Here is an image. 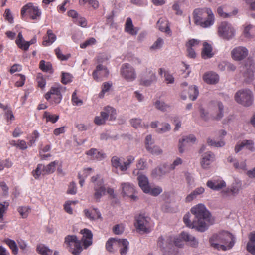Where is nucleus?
Returning a JSON list of instances; mask_svg holds the SVG:
<instances>
[{
	"label": "nucleus",
	"mask_w": 255,
	"mask_h": 255,
	"mask_svg": "<svg viewBox=\"0 0 255 255\" xmlns=\"http://www.w3.org/2000/svg\"><path fill=\"white\" fill-rule=\"evenodd\" d=\"M244 147L248 150L253 151L255 150L254 142L252 140H244L242 141Z\"/></svg>",
	"instance_id": "nucleus-60"
},
{
	"label": "nucleus",
	"mask_w": 255,
	"mask_h": 255,
	"mask_svg": "<svg viewBox=\"0 0 255 255\" xmlns=\"http://www.w3.org/2000/svg\"><path fill=\"white\" fill-rule=\"evenodd\" d=\"M20 15L22 19L27 20L28 17L34 20L40 19L41 11L38 6L29 2L24 5L21 9Z\"/></svg>",
	"instance_id": "nucleus-3"
},
{
	"label": "nucleus",
	"mask_w": 255,
	"mask_h": 255,
	"mask_svg": "<svg viewBox=\"0 0 255 255\" xmlns=\"http://www.w3.org/2000/svg\"><path fill=\"white\" fill-rule=\"evenodd\" d=\"M212 116L213 119L219 120L223 116L224 106L220 102H215L212 104Z\"/></svg>",
	"instance_id": "nucleus-19"
},
{
	"label": "nucleus",
	"mask_w": 255,
	"mask_h": 255,
	"mask_svg": "<svg viewBox=\"0 0 255 255\" xmlns=\"http://www.w3.org/2000/svg\"><path fill=\"white\" fill-rule=\"evenodd\" d=\"M58 164V161L51 162L46 166L43 165V174H49L53 173L55 170V167Z\"/></svg>",
	"instance_id": "nucleus-41"
},
{
	"label": "nucleus",
	"mask_w": 255,
	"mask_h": 255,
	"mask_svg": "<svg viewBox=\"0 0 255 255\" xmlns=\"http://www.w3.org/2000/svg\"><path fill=\"white\" fill-rule=\"evenodd\" d=\"M96 40L94 38H90L86 40L84 42L80 44V47L81 48H85L87 46L94 45L96 43Z\"/></svg>",
	"instance_id": "nucleus-62"
},
{
	"label": "nucleus",
	"mask_w": 255,
	"mask_h": 255,
	"mask_svg": "<svg viewBox=\"0 0 255 255\" xmlns=\"http://www.w3.org/2000/svg\"><path fill=\"white\" fill-rule=\"evenodd\" d=\"M80 233L82 234V241L84 248H87L92 244L93 234L92 232L86 228L81 230Z\"/></svg>",
	"instance_id": "nucleus-20"
},
{
	"label": "nucleus",
	"mask_w": 255,
	"mask_h": 255,
	"mask_svg": "<svg viewBox=\"0 0 255 255\" xmlns=\"http://www.w3.org/2000/svg\"><path fill=\"white\" fill-rule=\"evenodd\" d=\"M130 123L131 125L135 128L141 127L143 126V124L141 122V119L139 118L132 119L130 120Z\"/></svg>",
	"instance_id": "nucleus-63"
},
{
	"label": "nucleus",
	"mask_w": 255,
	"mask_h": 255,
	"mask_svg": "<svg viewBox=\"0 0 255 255\" xmlns=\"http://www.w3.org/2000/svg\"><path fill=\"white\" fill-rule=\"evenodd\" d=\"M147 150L153 155H159L162 153V150L158 146H148Z\"/></svg>",
	"instance_id": "nucleus-51"
},
{
	"label": "nucleus",
	"mask_w": 255,
	"mask_h": 255,
	"mask_svg": "<svg viewBox=\"0 0 255 255\" xmlns=\"http://www.w3.org/2000/svg\"><path fill=\"white\" fill-rule=\"evenodd\" d=\"M92 168H88L84 169L83 171L82 175H81L80 173L78 174V178L79 179V184L81 187L83 186L85 178H86L89 174L90 172L92 171Z\"/></svg>",
	"instance_id": "nucleus-49"
},
{
	"label": "nucleus",
	"mask_w": 255,
	"mask_h": 255,
	"mask_svg": "<svg viewBox=\"0 0 255 255\" xmlns=\"http://www.w3.org/2000/svg\"><path fill=\"white\" fill-rule=\"evenodd\" d=\"M157 80L155 72L150 68H147L141 75L140 83L142 85L148 86Z\"/></svg>",
	"instance_id": "nucleus-12"
},
{
	"label": "nucleus",
	"mask_w": 255,
	"mask_h": 255,
	"mask_svg": "<svg viewBox=\"0 0 255 255\" xmlns=\"http://www.w3.org/2000/svg\"><path fill=\"white\" fill-rule=\"evenodd\" d=\"M218 34L224 39H230L235 35V30L232 25L226 22H222L218 27Z\"/></svg>",
	"instance_id": "nucleus-11"
},
{
	"label": "nucleus",
	"mask_w": 255,
	"mask_h": 255,
	"mask_svg": "<svg viewBox=\"0 0 255 255\" xmlns=\"http://www.w3.org/2000/svg\"><path fill=\"white\" fill-rule=\"evenodd\" d=\"M206 185L210 189L217 191L226 187L225 182L220 179L209 180L207 181Z\"/></svg>",
	"instance_id": "nucleus-21"
},
{
	"label": "nucleus",
	"mask_w": 255,
	"mask_h": 255,
	"mask_svg": "<svg viewBox=\"0 0 255 255\" xmlns=\"http://www.w3.org/2000/svg\"><path fill=\"white\" fill-rule=\"evenodd\" d=\"M73 77L72 75L68 73L62 72L61 77V82L63 84H67L72 81Z\"/></svg>",
	"instance_id": "nucleus-57"
},
{
	"label": "nucleus",
	"mask_w": 255,
	"mask_h": 255,
	"mask_svg": "<svg viewBox=\"0 0 255 255\" xmlns=\"http://www.w3.org/2000/svg\"><path fill=\"white\" fill-rule=\"evenodd\" d=\"M139 187L144 193L150 191L148 180L147 177L144 175H139L137 177Z\"/></svg>",
	"instance_id": "nucleus-29"
},
{
	"label": "nucleus",
	"mask_w": 255,
	"mask_h": 255,
	"mask_svg": "<svg viewBox=\"0 0 255 255\" xmlns=\"http://www.w3.org/2000/svg\"><path fill=\"white\" fill-rule=\"evenodd\" d=\"M227 161L230 163H232L233 167L236 169L246 170V163L245 161H242L239 162L236 159L230 156L227 158Z\"/></svg>",
	"instance_id": "nucleus-32"
},
{
	"label": "nucleus",
	"mask_w": 255,
	"mask_h": 255,
	"mask_svg": "<svg viewBox=\"0 0 255 255\" xmlns=\"http://www.w3.org/2000/svg\"><path fill=\"white\" fill-rule=\"evenodd\" d=\"M55 53L57 58L60 60H67L70 57V54L63 55L59 48H57L55 49Z\"/></svg>",
	"instance_id": "nucleus-56"
},
{
	"label": "nucleus",
	"mask_w": 255,
	"mask_h": 255,
	"mask_svg": "<svg viewBox=\"0 0 255 255\" xmlns=\"http://www.w3.org/2000/svg\"><path fill=\"white\" fill-rule=\"evenodd\" d=\"M122 194L124 197H128L132 201H136L137 197L135 195V190L134 186L129 183L121 184Z\"/></svg>",
	"instance_id": "nucleus-14"
},
{
	"label": "nucleus",
	"mask_w": 255,
	"mask_h": 255,
	"mask_svg": "<svg viewBox=\"0 0 255 255\" xmlns=\"http://www.w3.org/2000/svg\"><path fill=\"white\" fill-rule=\"evenodd\" d=\"M196 137L194 135L191 134L188 136L184 137L182 140L179 142V151L181 153L184 152L183 147L190 143H194L196 141Z\"/></svg>",
	"instance_id": "nucleus-24"
},
{
	"label": "nucleus",
	"mask_w": 255,
	"mask_h": 255,
	"mask_svg": "<svg viewBox=\"0 0 255 255\" xmlns=\"http://www.w3.org/2000/svg\"><path fill=\"white\" fill-rule=\"evenodd\" d=\"M171 129L170 126L169 124L164 123L161 125V127H159L157 131L158 133H162L170 130Z\"/></svg>",
	"instance_id": "nucleus-64"
},
{
	"label": "nucleus",
	"mask_w": 255,
	"mask_h": 255,
	"mask_svg": "<svg viewBox=\"0 0 255 255\" xmlns=\"http://www.w3.org/2000/svg\"><path fill=\"white\" fill-rule=\"evenodd\" d=\"M122 76L128 81H133L136 78L134 68L128 63L123 64L121 68Z\"/></svg>",
	"instance_id": "nucleus-13"
},
{
	"label": "nucleus",
	"mask_w": 255,
	"mask_h": 255,
	"mask_svg": "<svg viewBox=\"0 0 255 255\" xmlns=\"http://www.w3.org/2000/svg\"><path fill=\"white\" fill-rule=\"evenodd\" d=\"M79 3L80 5L88 3L94 9H97L99 6V2L97 0H79Z\"/></svg>",
	"instance_id": "nucleus-48"
},
{
	"label": "nucleus",
	"mask_w": 255,
	"mask_h": 255,
	"mask_svg": "<svg viewBox=\"0 0 255 255\" xmlns=\"http://www.w3.org/2000/svg\"><path fill=\"white\" fill-rule=\"evenodd\" d=\"M234 98L239 104L244 107L251 106L254 101V96L251 90L243 89L238 90L235 94Z\"/></svg>",
	"instance_id": "nucleus-6"
},
{
	"label": "nucleus",
	"mask_w": 255,
	"mask_h": 255,
	"mask_svg": "<svg viewBox=\"0 0 255 255\" xmlns=\"http://www.w3.org/2000/svg\"><path fill=\"white\" fill-rule=\"evenodd\" d=\"M126 159L127 160L123 162V166L122 167V169L125 170V171L129 167L130 164L134 161L135 158L132 155H129L127 157Z\"/></svg>",
	"instance_id": "nucleus-54"
},
{
	"label": "nucleus",
	"mask_w": 255,
	"mask_h": 255,
	"mask_svg": "<svg viewBox=\"0 0 255 255\" xmlns=\"http://www.w3.org/2000/svg\"><path fill=\"white\" fill-rule=\"evenodd\" d=\"M203 79L208 84H215L219 81V77L215 72H207L203 75Z\"/></svg>",
	"instance_id": "nucleus-23"
},
{
	"label": "nucleus",
	"mask_w": 255,
	"mask_h": 255,
	"mask_svg": "<svg viewBox=\"0 0 255 255\" xmlns=\"http://www.w3.org/2000/svg\"><path fill=\"white\" fill-rule=\"evenodd\" d=\"M12 165V163L9 159L0 160V170H2L4 168H10Z\"/></svg>",
	"instance_id": "nucleus-61"
},
{
	"label": "nucleus",
	"mask_w": 255,
	"mask_h": 255,
	"mask_svg": "<svg viewBox=\"0 0 255 255\" xmlns=\"http://www.w3.org/2000/svg\"><path fill=\"white\" fill-rule=\"evenodd\" d=\"M157 25L161 31L171 35V31L170 29L169 22L166 18H160L157 21Z\"/></svg>",
	"instance_id": "nucleus-22"
},
{
	"label": "nucleus",
	"mask_w": 255,
	"mask_h": 255,
	"mask_svg": "<svg viewBox=\"0 0 255 255\" xmlns=\"http://www.w3.org/2000/svg\"><path fill=\"white\" fill-rule=\"evenodd\" d=\"M65 91V87L60 84L55 85L44 95V98L52 104H58L61 102L62 99V93Z\"/></svg>",
	"instance_id": "nucleus-4"
},
{
	"label": "nucleus",
	"mask_w": 255,
	"mask_h": 255,
	"mask_svg": "<svg viewBox=\"0 0 255 255\" xmlns=\"http://www.w3.org/2000/svg\"><path fill=\"white\" fill-rule=\"evenodd\" d=\"M3 17L6 21L9 23L12 24L14 23V17L11 10L7 8L6 9L3 14Z\"/></svg>",
	"instance_id": "nucleus-53"
},
{
	"label": "nucleus",
	"mask_w": 255,
	"mask_h": 255,
	"mask_svg": "<svg viewBox=\"0 0 255 255\" xmlns=\"http://www.w3.org/2000/svg\"><path fill=\"white\" fill-rule=\"evenodd\" d=\"M185 242L192 247H196L198 245V242L195 237L184 231L182 232L179 236L172 237V244L176 247H183Z\"/></svg>",
	"instance_id": "nucleus-5"
},
{
	"label": "nucleus",
	"mask_w": 255,
	"mask_h": 255,
	"mask_svg": "<svg viewBox=\"0 0 255 255\" xmlns=\"http://www.w3.org/2000/svg\"><path fill=\"white\" fill-rule=\"evenodd\" d=\"M215 159V155L212 152L210 151L204 153L200 161L201 167L205 169H209Z\"/></svg>",
	"instance_id": "nucleus-18"
},
{
	"label": "nucleus",
	"mask_w": 255,
	"mask_h": 255,
	"mask_svg": "<svg viewBox=\"0 0 255 255\" xmlns=\"http://www.w3.org/2000/svg\"><path fill=\"white\" fill-rule=\"evenodd\" d=\"M39 68L44 72H47L50 73H52L53 72L52 64L49 62H46L43 60L40 61Z\"/></svg>",
	"instance_id": "nucleus-45"
},
{
	"label": "nucleus",
	"mask_w": 255,
	"mask_h": 255,
	"mask_svg": "<svg viewBox=\"0 0 255 255\" xmlns=\"http://www.w3.org/2000/svg\"><path fill=\"white\" fill-rule=\"evenodd\" d=\"M168 170L166 169V166H163V167H159L156 168L153 171V174L156 176H161L164 175L166 172H168Z\"/></svg>",
	"instance_id": "nucleus-58"
},
{
	"label": "nucleus",
	"mask_w": 255,
	"mask_h": 255,
	"mask_svg": "<svg viewBox=\"0 0 255 255\" xmlns=\"http://www.w3.org/2000/svg\"><path fill=\"white\" fill-rule=\"evenodd\" d=\"M112 166L116 169H119L121 171H125V170L122 169V167L123 166V163H122L121 159L117 156H114L111 158V159Z\"/></svg>",
	"instance_id": "nucleus-43"
},
{
	"label": "nucleus",
	"mask_w": 255,
	"mask_h": 255,
	"mask_svg": "<svg viewBox=\"0 0 255 255\" xmlns=\"http://www.w3.org/2000/svg\"><path fill=\"white\" fill-rule=\"evenodd\" d=\"M108 75V70L102 64L97 65L92 73L93 79L97 82L102 81L103 78L107 77Z\"/></svg>",
	"instance_id": "nucleus-16"
},
{
	"label": "nucleus",
	"mask_w": 255,
	"mask_h": 255,
	"mask_svg": "<svg viewBox=\"0 0 255 255\" xmlns=\"http://www.w3.org/2000/svg\"><path fill=\"white\" fill-rule=\"evenodd\" d=\"M84 213L86 216L91 220L101 218V215L98 211V208L86 209L84 210Z\"/></svg>",
	"instance_id": "nucleus-31"
},
{
	"label": "nucleus",
	"mask_w": 255,
	"mask_h": 255,
	"mask_svg": "<svg viewBox=\"0 0 255 255\" xmlns=\"http://www.w3.org/2000/svg\"><path fill=\"white\" fill-rule=\"evenodd\" d=\"M225 236L228 237L229 238L230 237V235L227 233H225V234L221 233L219 235L216 234V235H213V236L210 239V240H209L211 246L214 247L215 248H217V249L220 248L221 249H222L223 250H226V247L224 245H220L218 243H214V241L215 240H218V239L222 238Z\"/></svg>",
	"instance_id": "nucleus-26"
},
{
	"label": "nucleus",
	"mask_w": 255,
	"mask_h": 255,
	"mask_svg": "<svg viewBox=\"0 0 255 255\" xmlns=\"http://www.w3.org/2000/svg\"><path fill=\"white\" fill-rule=\"evenodd\" d=\"M189 96L192 100H195L199 94L198 88L195 86H192L189 88Z\"/></svg>",
	"instance_id": "nucleus-50"
},
{
	"label": "nucleus",
	"mask_w": 255,
	"mask_h": 255,
	"mask_svg": "<svg viewBox=\"0 0 255 255\" xmlns=\"http://www.w3.org/2000/svg\"><path fill=\"white\" fill-rule=\"evenodd\" d=\"M91 181L94 184V198L98 200L103 195H105L106 192V188L104 186L103 180L101 178L99 175H97L92 176Z\"/></svg>",
	"instance_id": "nucleus-10"
},
{
	"label": "nucleus",
	"mask_w": 255,
	"mask_h": 255,
	"mask_svg": "<svg viewBox=\"0 0 255 255\" xmlns=\"http://www.w3.org/2000/svg\"><path fill=\"white\" fill-rule=\"evenodd\" d=\"M72 104L74 106H81L83 102L82 100L79 99L77 96V91L75 90L72 93L71 97Z\"/></svg>",
	"instance_id": "nucleus-55"
},
{
	"label": "nucleus",
	"mask_w": 255,
	"mask_h": 255,
	"mask_svg": "<svg viewBox=\"0 0 255 255\" xmlns=\"http://www.w3.org/2000/svg\"><path fill=\"white\" fill-rule=\"evenodd\" d=\"M56 39V36L51 29L47 31V35L43 37L42 45L44 46H48L51 45Z\"/></svg>",
	"instance_id": "nucleus-30"
},
{
	"label": "nucleus",
	"mask_w": 255,
	"mask_h": 255,
	"mask_svg": "<svg viewBox=\"0 0 255 255\" xmlns=\"http://www.w3.org/2000/svg\"><path fill=\"white\" fill-rule=\"evenodd\" d=\"M246 71L244 74L245 81L247 83H250L254 79V71L255 70V64L251 59H248L245 64Z\"/></svg>",
	"instance_id": "nucleus-15"
},
{
	"label": "nucleus",
	"mask_w": 255,
	"mask_h": 255,
	"mask_svg": "<svg viewBox=\"0 0 255 255\" xmlns=\"http://www.w3.org/2000/svg\"><path fill=\"white\" fill-rule=\"evenodd\" d=\"M116 111L114 108L110 106H106L104 108L103 111L101 112L100 116L95 117L94 122L97 125H104L109 117H110V120L113 121L116 119Z\"/></svg>",
	"instance_id": "nucleus-7"
},
{
	"label": "nucleus",
	"mask_w": 255,
	"mask_h": 255,
	"mask_svg": "<svg viewBox=\"0 0 255 255\" xmlns=\"http://www.w3.org/2000/svg\"><path fill=\"white\" fill-rule=\"evenodd\" d=\"M158 74L162 77L163 74V77L164 78V81L167 84H173L174 82V78L172 74L170 73L169 71H166L164 68H160L158 70Z\"/></svg>",
	"instance_id": "nucleus-33"
},
{
	"label": "nucleus",
	"mask_w": 255,
	"mask_h": 255,
	"mask_svg": "<svg viewBox=\"0 0 255 255\" xmlns=\"http://www.w3.org/2000/svg\"><path fill=\"white\" fill-rule=\"evenodd\" d=\"M119 245V240L115 238L109 239L106 243V250L109 252H114V247L118 246Z\"/></svg>",
	"instance_id": "nucleus-44"
},
{
	"label": "nucleus",
	"mask_w": 255,
	"mask_h": 255,
	"mask_svg": "<svg viewBox=\"0 0 255 255\" xmlns=\"http://www.w3.org/2000/svg\"><path fill=\"white\" fill-rule=\"evenodd\" d=\"M247 251L255 255V232L251 233L249 235V242L247 245Z\"/></svg>",
	"instance_id": "nucleus-36"
},
{
	"label": "nucleus",
	"mask_w": 255,
	"mask_h": 255,
	"mask_svg": "<svg viewBox=\"0 0 255 255\" xmlns=\"http://www.w3.org/2000/svg\"><path fill=\"white\" fill-rule=\"evenodd\" d=\"M86 154L90 156L91 159H96L97 160H102L106 157V154L102 152L98 151L95 148H92L87 151Z\"/></svg>",
	"instance_id": "nucleus-27"
},
{
	"label": "nucleus",
	"mask_w": 255,
	"mask_h": 255,
	"mask_svg": "<svg viewBox=\"0 0 255 255\" xmlns=\"http://www.w3.org/2000/svg\"><path fill=\"white\" fill-rule=\"evenodd\" d=\"M125 31L131 35H136L137 34V30L136 28L134 27L132 19L129 17L126 20Z\"/></svg>",
	"instance_id": "nucleus-35"
},
{
	"label": "nucleus",
	"mask_w": 255,
	"mask_h": 255,
	"mask_svg": "<svg viewBox=\"0 0 255 255\" xmlns=\"http://www.w3.org/2000/svg\"><path fill=\"white\" fill-rule=\"evenodd\" d=\"M248 54V50L244 47H235L231 52L232 57L236 61H240L244 59Z\"/></svg>",
	"instance_id": "nucleus-17"
},
{
	"label": "nucleus",
	"mask_w": 255,
	"mask_h": 255,
	"mask_svg": "<svg viewBox=\"0 0 255 255\" xmlns=\"http://www.w3.org/2000/svg\"><path fill=\"white\" fill-rule=\"evenodd\" d=\"M43 116L46 119V122H50L52 123H55L59 118V115L51 114L47 111L44 112Z\"/></svg>",
	"instance_id": "nucleus-47"
},
{
	"label": "nucleus",
	"mask_w": 255,
	"mask_h": 255,
	"mask_svg": "<svg viewBox=\"0 0 255 255\" xmlns=\"http://www.w3.org/2000/svg\"><path fill=\"white\" fill-rule=\"evenodd\" d=\"M212 46L207 42L203 43V48L201 52L202 57L204 59H208L213 57Z\"/></svg>",
	"instance_id": "nucleus-34"
},
{
	"label": "nucleus",
	"mask_w": 255,
	"mask_h": 255,
	"mask_svg": "<svg viewBox=\"0 0 255 255\" xmlns=\"http://www.w3.org/2000/svg\"><path fill=\"white\" fill-rule=\"evenodd\" d=\"M39 133L36 130H34L31 134L28 135L26 138L28 140V146L32 147L39 137Z\"/></svg>",
	"instance_id": "nucleus-42"
},
{
	"label": "nucleus",
	"mask_w": 255,
	"mask_h": 255,
	"mask_svg": "<svg viewBox=\"0 0 255 255\" xmlns=\"http://www.w3.org/2000/svg\"><path fill=\"white\" fill-rule=\"evenodd\" d=\"M157 245L163 251L170 248L172 245V237H168L166 240L163 239L162 236L159 237Z\"/></svg>",
	"instance_id": "nucleus-25"
},
{
	"label": "nucleus",
	"mask_w": 255,
	"mask_h": 255,
	"mask_svg": "<svg viewBox=\"0 0 255 255\" xmlns=\"http://www.w3.org/2000/svg\"><path fill=\"white\" fill-rule=\"evenodd\" d=\"M241 189V183L236 182L235 184H233L231 189H227L225 191H224V195L227 196L235 195L237 194L240 190Z\"/></svg>",
	"instance_id": "nucleus-37"
},
{
	"label": "nucleus",
	"mask_w": 255,
	"mask_h": 255,
	"mask_svg": "<svg viewBox=\"0 0 255 255\" xmlns=\"http://www.w3.org/2000/svg\"><path fill=\"white\" fill-rule=\"evenodd\" d=\"M112 85V83H110L109 82H104L102 86V91L99 94V97L100 98L103 97L105 93L110 90Z\"/></svg>",
	"instance_id": "nucleus-59"
},
{
	"label": "nucleus",
	"mask_w": 255,
	"mask_h": 255,
	"mask_svg": "<svg viewBox=\"0 0 255 255\" xmlns=\"http://www.w3.org/2000/svg\"><path fill=\"white\" fill-rule=\"evenodd\" d=\"M3 242L9 247L13 255H16L18 254V249L17 245L14 240L9 238H6L3 240Z\"/></svg>",
	"instance_id": "nucleus-38"
},
{
	"label": "nucleus",
	"mask_w": 255,
	"mask_h": 255,
	"mask_svg": "<svg viewBox=\"0 0 255 255\" xmlns=\"http://www.w3.org/2000/svg\"><path fill=\"white\" fill-rule=\"evenodd\" d=\"M129 242L126 239H119V246L120 253L121 255H125L128 250Z\"/></svg>",
	"instance_id": "nucleus-39"
},
{
	"label": "nucleus",
	"mask_w": 255,
	"mask_h": 255,
	"mask_svg": "<svg viewBox=\"0 0 255 255\" xmlns=\"http://www.w3.org/2000/svg\"><path fill=\"white\" fill-rule=\"evenodd\" d=\"M193 17L195 24L202 28H208L213 25L215 16L210 8H198L194 10Z\"/></svg>",
	"instance_id": "nucleus-2"
},
{
	"label": "nucleus",
	"mask_w": 255,
	"mask_h": 255,
	"mask_svg": "<svg viewBox=\"0 0 255 255\" xmlns=\"http://www.w3.org/2000/svg\"><path fill=\"white\" fill-rule=\"evenodd\" d=\"M36 81L38 87L42 90L44 89L46 84V78L42 73H39L37 74Z\"/></svg>",
	"instance_id": "nucleus-46"
},
{
	"label": "nucleus",
	"mask_w": 255,
	"mask_h": 255,
	"mask_svg": "<svg viewBox=\"0 0 255 255\" xmlns=\"http://www.w3.org/2000/svg\"><path fill=\"white\" fill-rule=\"evenodd\" d=\"M36 252L41 255H58V253L57 251H55L53 253V251L45 245L42 244H39L37 245Z\"/></svg>",
	"instance_id": "nucleus-28"
},
{
	"label": "nucleus",
	"mask_w": 255,
	"mask_h": 255,
	"mask_svg": "<svg viewBox=\"0 0 255 255\" xmlns=\"http://www.w3.org/2000/svg\"><path fill=\"white\" fill-rule=\"evenodd\" d=\"M64 244L74 255H79L82 251L81 243L75 235H68L65 238Z\"/></svg>",
	"instance_id": "nucleus-9"
},
{
	"label": "nucleus",
	"mask_w": 255,
	"mask_h": 255,
	"mask_svg": "<svg viewBox=\"0 0 255 255\" xmlns=\"http://www.w3.org/2000/svg\"><path fill=\"white\" fill-rule=\"evenodd\" d=\"M43 164H38L35 170H33L32 172V175L35 179H37L39 178L41 175H44L43 174Z\"/></svg>",
	"instance_id": "nucleus-52"
},
{
	"label": "nucleus",
	"mask_w": 255,
	"mask_h": 255,
	"mask_svg": "<svg viewBox=\"0 0 255 255\" xmlns=\"http://www.w3.org/2000/svg\"><path fill=\"white\" fill-rule=\"evenodd\" d=\"M134 226L136 229L144 233H148L152 226L151 219L144 214H139L135 217Z\"/></svg>",
	"instance_id": "nucleus-8"
},
{
	"label": "nucleus",
	"mask_w": 255,
	"mask_h": 255,
	"mask_svg": "<svg viewBox=\"0 0 255 255\" xmlns=\"http://www.w3.org/2000/svg\"><path fill=\"white\" fill-rule=\"evenodd\" d=\"M26 41H25L23 37L22 32H19L15 40L16 44L19 48L24 51H26V48H27L28 44H26Z\"/></svg>",
	"instance_id": "nucleus-40"
},
{
	"label": "nucleus",
	"mask_w": 255,
	"mask_h": 255,
	"mask_svg": "<svg viewBox=\"0 0 255 255\" xmlns=\"http://www.w3.org/2000/svg\"><path fill=\"white\" fill-rule=\"evenodd\" d=\"M191 213L194 215L195 220L191 222L189 218L191 214L188 213L183 217V221L190 228H196L201 232L207 229L206 222H210L211 215L206 208H191Z\"/></svg>",
	"instance_id": "nucleus-1"
}]
</instances>
